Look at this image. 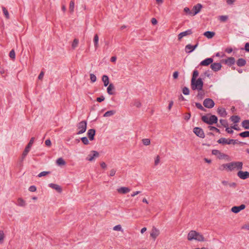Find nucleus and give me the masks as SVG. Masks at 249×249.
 I'll use <instances>...</instances> for the list:
<instances>
[{"label": "nucleus", "instance_id": "1", "mask_svg": "<svg viewBox=\"0 0 249 249\" xmlns=\"http://www.w3.org/2000/svg\"><path fill=\"white\" fill-rule=\"evenodd\" d=\"M243 163L241 161H232L221 164L219 167L220 171L231 172L233 171H239L243 168Z\"/></svg>", "mask_w": 249, "mask_h": 249}, {"label": "nucleus", "instance_id": "2", "mask_svg": "<svg viewBox=\"0 0 249 249\" xmlns=\"http://www.w3.org/2000/svg\"><path fill=\"white\" fill-rule=\"evenodd\" d=\"M187 239L188 241L196 240L198 242H203L206 241L203 235L196 231L192 230L187 234Z\"/></svg>", "mask_w": 249, "mask_h": 249}, {"label": "nucleus", "instance_id": "3", "mask_svg": "<svg viewBox=\"0 0 249 249\" xmlns=\"http://www.w3.org/2000/svg\"><path fill=\"white\" fill-rule=\"evenodd\" d=\"M203 82L201 78L197 79L191 80V87L192 89H197L200 90L202 89Z\"/></svg>", "mask_w": 249, "mask_h": 249}, {"label": "nucleus", "instance_id": "4", "mask_svg": "<svg viewBox=\"0 0 249 249\" xmlns=\"http://www.w3.org/2000/svg\"><path fill=\"white\" fill-rule=\"evenodd\" d=\"M202 120L208 124H212L217 123V118L215 115L203 116L202 117Z\"/></svg>", "mask_w": 249, "mask_h": 249}, {"label": "nucleus", "instance_id": "5", "mask_svg": "<svg viewBox=\"0 0 249 249\" xmlns=\"http://www.w3.org/2000/svg\"><path fill=\"white\" fill-rule=\"evenodd\" d=\"M87 122L83 121L79 123L77 125V134H81L84 133L87 129Z\"/></svg>", "mask_w": 249, "mask_h": 249}, {"label": "nucleus", "instance_id": "6", "mask_svg": "<svg viewBox=\"0 0 249 249\" xmlns=\"http://www.w3.org/2000/svg\"><path fill=\"white\" fill-rule=\"evenodd\" d=\"M212 154L216 156L219 159L223 160L225 159L226 160H229V156L227 155H226L223 153H221L220 151L217 150H212Z\"/></svg>", "mask_w": 249, "mask_h": 249}, {"label": "nucleus", "instance_id": "7", "mask_svg": "<svg viewBox=\"0 0 249 249\" xmlns=\"http://www.w3.org/2000/svg\"><path fill=\"white\" fill-rule=\"evenodd\" d=\"M99 154L96 151H91L87 156L86 160L89 161H94L97 158L99 157Z\"/></svg>", "mask_w": 249, "mask_h": 249}, {"label": "nucleus", "instance_id": "8", "mask_svg": "<svg viewBox=\"0 0 249 249\" xmlns=\"http://www.w3.org/2000/svg\"><path fill=\"white\" fill-rule=\"evenodd\" d=\"M35 141V138L32 137L30 140L28 145L25 147L23 153H22V158L24 159L26 156L28 154V152L30 151V149L32 146Z\"/></svg>", "mask_w": 249, "mask_h": 249}, {"label": "nucleus", "instance_id": "9", "mask_svg": "<svg viewBox=\"0 0 249 249\" xmlns=\"http://www.w3.org/2000/svg\"><path fill=\"white\" fill-rule=\"evenodd\" d=\"M160 234V230L156 227H153L150 231V237L152 239L155 240Z\"/></svg>", "mask_w": 249, "mask_h": 249}, {"label": "nucleus", "instance_id": "10", "mask_svg": "<svg viewBox=\"0 0 249 249\" xmlns=\"http://www.w3.org/2000/svg\"><path fill=\"white\" fill-rule=\"evenodd\" d=\"M217 142L219 143H222L223 144H235L236 143L235 140L230 139H226L224 138H222L218 140Z\"/></svg>", "mask_w": 249, "mask_h": 249}, {"label": "nucleus", "instance_id": "11", "mask_svg": "<svg viewBox=\"0 0 249 249\" xmlns=\"http://www.w3.org/2000/svg\"><path fill=\"white\" fill-rule=\"evenodd\" d=\"M237 177L241 179H246L249 178V172L248 171H243L241 170L238 171L237 173Z\"/></svg>", "mask_w": 249, "mask_h": 249}, {"label": "nucleus", "instance_id": "12", "mask_svg": "<svg viewBox=\"0 0 249 249\" xmlns=\"http://www.w3.org/2000/svg\"><path fill=\"white\" fill-rule=\"evenodd\" d=\"M203 105L208 108H211L214 106L213 101L210 98H207L203 102Z\"/></svg>", "mask_w": 249, "mask_h": 249}, {"label": "nucleus", "instance_id": "13", "mask_svg": "<svg viewBox=\"0 0 249 249\" xmlns=\"http://www.w3.org/2000/svg\"><path fill=\"white\" fill-rule=\"evenodd\" d=\"M202 8V5L201 4L198 3L196 5H195L192 10H191L192 12L191 13V16H194L198 13Z\"/></svg>", "mask_w": 249, "mask_h": 249}, {"label": "nucleus", "instance_id": "14", "mask_svg": "<svg viewBox=\"0 0 249 249\" xmlns=\"http://www.w3.org/2000/svg\"><path fill=\"white\" fill-rule=\"evenodd\" d=\"M246 206L244 204H242L239 206H233L231 209V211L235 213H237L241 211L244 210Z\"/></svg>", "mask_w": 249, "mask_h": 249}, {"label": "nucleus", "instance_id": "15", "mask_svg": "<svg viewBox=\"0 0 249 249\" xmlns=\"http://www.w3.org/2000/svg\"><path fill=\"white\" fill-rule=\"evenodd\" d=\"M117 192L121 195L126 194L130 191V189L127 187H121L117 189Z\"/></svg>", "mask_w": 249, "mask_h": 249}, {"label": "nucleus", "instance_id": "16", "mask_svg": "<svg viewBox=\"0 0 249 249\" xmlns=\"http://www.w3.org/2000/svg\"><path fill=\"white\" fill-rule=\"evenodd\" d=\"M193 131L197 136L200 138H203L205 137L203 130L199 127L194 128Z\"/></svg>", "mask_w": 249, "mask_h": 249}, {"label": "nucleus", "instance_id": "17", "mask_svg": "<svg viewBox=\"0 0 249 249\" xmlns=\"http://www.w3.org/2000/svg\"><path fill=\"white\" fill-rule=\"evenodd\" d=\"M192 34V32L191 30H188L187 31L183 32L179 34L178 36V40L179 41L181 40V39L188 35H190Z\"/></svg>", "mask_w": 249, "mask_h": 249}, {"label": "nucleus", "instance_id": "18", "mask_svg": "<svg viewBox=\"0 0 249 249\" xmlns=\"http://www.w3.org/2000/svg\"><path fill=\"white\" fill-rule=\"evenodd\" d=\"M222 66L219 63H214L211 64V68L214 71H217L221 69Z\"/></svg>", "mask_w": 249, "mask_h": 249}, {"label": "nucleus", "instance_id": "19", "mask_svg": "<svg viewBox=\"0 0 249 249\" xmlns=\"http://www.w3.org/2000/svg\"><path fill=\"white\" fill-rule=\"evenodd\" d=\"M222 62L225 63V64H227L229 66H231L232 64H234L235 60L233 57H229L227 59L222 60Z\"/></svg>", "mask_w": 249, "mask_h": 249}, {"label": "nucleus", "instance_id": "20", "mask_svg": "<svg viewBox=\"0 0 249 249\" xmlns=\"http://www.w3.org/2000/svg\"><path fill=\"white\" fill-rule=\"evenodd\" d=\"M49 186L51 188L56 190L58 193H61L62 189L60 186L54 184V183H50L49 184Z\"/></svg>", "mask_w": 249, "mask_h": 249}, {"label": "nucleus", "instance_id": "21", "mask_svg": "<svg viewBox=\"0 0 249 249\" xmlns=\"http://www.w3.org/2000/svg\"><path fill=\"white\" fill-rule=\"evenodd\" d=\"M95 134V130L93 129H90L88 130V136L90 141H92L94 139V136Z\"/></svg>", "mask_w": 249, "mask_h": 249}, {"label": "nucleus", "instance_id": "22", "mask_svg": "<svg viewBox=\"0 0 249 249\" xmlns=\"http://www.w3.org/2000/svg\"><path fill=\"white\" fill-rule=\"evenodd\" d=\"M197 45L198 44H196L195 46H192L190 44H188V45H186L185 47L186 52L188 53L192 52L197 47Z\"/></svg>", "mask_w": 249, "mask_h": 249}, {"label": "nucleus", "instance_id": "23", "mask_svg": "<svg viewBox=\"0 0 249 249\" xmlns=\"http://www.w3.org/2000/svg\"><path fill=\"white\" fill-rule=\"evenodd\" d=\"M213 62V59L212 58H208L201 61L200 63V65L202 66H208L210 64L212 63Z\"/></svg>", "mask_w": 249, "mask_h": 249}, {"label": "nucleus", "instance_id": "24", "mask_svg": "<svg viewBox=\"0 0 249 249\" xmlns=\"http://www.w3.org/2000/svg\"><path fill=\"white\" fill-rule=\"evenodd\" d=\"M218 113L222 117H225L227 115L226 109L223 107H218L217 109Z\"/></svg>", "mask_w": 249, "mask_h": 249}, {"label": "nucleus", "instance_id": "25", "mask_svg": "<svg viewBox=\"0 0 249 249\" xmlns=\"http://www.w3.org/2000/svg\"><path fill=\"white\" fill-rule=\"evenodd\" d=\"M114 86L112 84H110L107 88V92L109 95L114 94Z\"/></svg>", "mask_w": 249, "mask_h": 249}, {"label": "nucleus", "instance_id": "26", "mask_svg": "<svg viewBox=\"0 0 249 249\" xmlns=\"http://www.w3.org/2000/svg\"><path fill=\"white\" fill-rule=\"evenodd\" d=\"M215 35L213 32L207 31L204 33V36L209 39L213 38Z\"/></svg>", "mask_w": 249, "mask_h": 249}, {"label": "nucleus", "instance_id": "27", "mask_svg": "<svg viewBox=\"0 0 249 249\" xmlns=\"http://www.w3.org/2000/svg\"><path fill=\"white\" fill-rule=\"evenodd\" d=\"M17 204L21 207H25L26 206V202L22 198H18L17 200Z\"/></svg>", "mask_w": 249, "mask_h": 249}, {"label": "nucleus", "instance_id": "28", "mask_svg": "<svg viewBox=\"0 0 249 249\" xmlns=\"http://www.w3.org/2000/svg\"><path fill=\"white\" fill-rule=\"evenodd\" d=\"M102 81L104 83V85L107 87L109 84V79L107 75H104L102 76Z\"/></svg>", "mask_w": 249, "mask_h": 249}, {"label": "nucleus", "instance_id": "29", "mask_svg": "<svg viewBox=\"0 0 249 249\" xmlns=\"http://www.w3.org/2000/svg\"><path fill=\"white\" fill-rule=\"evenodd\" d=\"M56 164L59 166H63L66 164V162L62 158H59L56 160Z\"/></svg>", "mask_w": 249, "mask_h": 249}, {"label": "nucleus", "instance_id": "30", "mask_svg": "<svg viewBox=\"0 0 249 249\" xmlns=\"http://www.w3.org/2000/svg\"><path fill=\"white\" fill-rule=\"evenodd\" d=\"M74 0H71L70 2L69 5V11L71 13H72L74 12Z\"/></svg>", "mask_w": 249, "mask_h": 249}, {"label": "nucleus", "instance_id": "31", "mask_svg": "<svg viewBox=\"0 0 249 249\" xmlns=\"http://www.w3.org/2000/svg\"><path fill=\"white\" fill-rule=\"evenodd\" d=\"M98 41H99V37L97 34H96L93 38V42L94 44V47L96 49L98 47Z\"/></svg>", "mask_w": 249, "mask_h": 249}, {"label": "nucleus", "instance_id": "32", "mask_svg": "<svg viewBox=\"0 0 249 249\" xmlns=\"http://www.w3.org/2000/svg\"><path fill=\"white\" fill-rule=\"evenodd\" d=\"M115 110H109L107 111L104 114V117H107L113 115L115 113Z\"/></svg>", "mask_w": 249, "mask_h": 249}, {"label": "nucleus", "instance_id": "33", "mask_svg": "<svg viewBox=\"0 0 249 249\" xmlns=\"http://www.w3.org/2000/svg\"><path fill=\"white\" fill-rule=\"evenodd\" d=\"M231 120L234 123H236L239 122L240 118L238 116H232L231 117Z\"/></svg>", "mask_w": 249, "mask_h": 249}, {"label": "nucleus", "instance_id": "34", "mask_svg": "<svg viewBox=\"0 0 249 249\" xmlns=\"http://www.w3.org/2000/svg\"><path fill=\"white\" fill-rule=\"evenodd\" d=\"M246 64V61L244 59L241 58L238 60L237 64L239 66H243Z\"/></svg>", "mask_w": 249, "mask_h": 249}, {"label": "nucleus", "instance_id": "35", "mask_svg": "<svg viewBox=\"0 0 249 249\" xmlns=\"http://www.w3.org/2000/svg\"><path fill=\"white\" fill-rule=\"evenodd\" d=\"M242 126L245 129H249V120H245L242 122Z\"/></svg>", "mask_w": 249, "mask_h": 249}, {"label": "nucleus", "instance_id": "36", "mask_svg": "<svg viewBox=\"0 0 249 249\" xmlns=\"http://www.w3.org/2000/svg\"><path fill=\"white\" fill-rule=\"evenodd\" d=\"M160 162V157L159 155H157L154 158V165L157 166Z\"/></svg>", "mask_w": 249, "mask_h": 249}, {"label": "nucleus", "instance_id": "37", "mask_svg": "<svg viewBox=\"0 0 249 249\" xmlns=\"http://www.w3.org/2000/svg\"><path fill=\"white\" fill-rule=\"evenodd\" d=\"M79 40L78 39L75 38L72 43L71 47L74 49L78 46Z\"/></svg>", "mask_w": 249, "mask_h": 249}, {"label": "nucleus", "instance_id": "38", "mask_svg": "<svg viewBox=\"0 0 249 249\" xmlns=\"http://www.w3.org/2000/svg\"><path fill=\"white\" fill-rule=\"evenodd\" d=\"M113 230L115 231H123L122 226L121 225H118L114 226L113 228Z\"/></svg>", "mask_w": 249, "mask_h": 249}, {"label": "nucleus", "instance_id": "39", "mask_svg": "<svg viewBox=\"0 0 249 249\" xmlns=\"http://www.w3.org/2000/svg\"><path fill=\"white\" fill-rule=\"evenodd\" d=\"M199 72L197 70H195L193 72L192 78L191 80H195L198 77Z\"/></svg>", "mask_w": 249, "mask_h": 249}, {"label": "nucleus", "instance_id": "40", "mask_svg": "<svg viewBox=\"0 0 249 249\" xmlns=\"http://www.w3.org/2000/svg\"><path fill=\"white\" fill-rule=\"evenodd\" d=\"M142 142L144 145H149L150 144V140L149 139H143Z\"/></svg>", "mask_w": 249, "mask_h": 249}, {"label": "nucleus", "instance_id": "41", "mask_svg": "<svg viewBox=\"0 0 249 249\" xmlns=\"http://www.w3.org/2000/svg\"><path fill=\"white\" fill-rule=\"evenodd\" d=\"M228 18L227 16H220L219 17V19L222 22L226 21Z\"/></svg>", "mask_w": 249, "mask_h": 249}, {"label": "nucleus", "instance_id": "42", "mask_svg": "<svg viewBox=\"0 0 249 249\" xmlns=\"http://www.w3.org/2000/svg\"><path fill=\"white\" fill-rule=\"evenodd\" d=\"M239 135L242 137H249V131H245L239 134Z\"/></svg>", "mask_w": 249, "mask_h": 249}, {"label": "nucleus", "instance_id": "43", "mask_svg": "<svg viewBox=\"0 0 249 249\" xmlns=\"http://www.w3.org/2000/svg\"><path fill=\"white\" fill-rule=\"evenodd\" d=\"M182 92L184 95H188L190 93V90L188 88L184 87L182 89Z\"/></svg>", "mask_w": 249, "mask_h": 249}, {"label": "nucleus", "instance_id": "44", "mask_svg": "<svg viewBox=\"0 0 249 249\" xmlns=\"http://www.w3.org/2000/svg\"><path fill=\"white\" fill-rule=\"evenodd\" d=\"M4 233L2 231H0V243H2L4 238Z\"/></svg>", "mask_w": 249, "mask_h": 249}, {"label": "nucleus", "instance_id": "45", "mask_svg": "<svg viewBox=\"0 0 249 249\" xmlns=\"http://www.w3.org/2000/svg\"><path fill=\"white\" fill-rule=\"evenodd\" d=\"M241 229L242 230L249 231V223H246V224H244L242 226Z\"/></svg>", "mask_w": 249, "mask_h": 249}, {"label": "nucleus", "instance_id": "46", "mask_svg": "<svg viewBox=\"0 0 249 249\" xmlns=\"http://www.w3.org/2000/svg\"><path fill=\"white\" fill-rule=\"evenodd\" d=\"M81 141L84 144H88L89 141L87 137H83L81 138Z\"/></svg>", "mask_w": 249, "mask_h": 249}, {"label": "nucleus", "instance_id": "47", "mask_svg": "<svg viewBox=\"0 0 249 249\" xmlns=\"http://www.w3.org/2000/svg\"><path fill=\"white\" fill-rule=\"evenodd\" d=\"M2 10H3V13L4 14L5 17L7 18H8L9 17V15L8 11L6 10V9L5 7L2 8Z\"/></svg>", "mask_w": 249, "mask_h": 249}, {"label": "nucleus", "instance_id": "48", "mask_svg": "<svg viewBox=\"0 0 249 249\" xmlns=\"http://www.w3.org/2000/svg\"><path fill=\"white\" fill-rule=\"evenodd\" d=\"M90 79L92 82H95L96 81V77L94 74H90Z\"/></svg>", "mask_w": 249, "mask_h": 249}, {"label": "nucleus", "instance_id": "49", "mask_svg": "<svg viewBox=\"0 0 249 249\" xmlns=\"http://www.w3.org/2000/svg\"><path fill=\"white\" fill-rule=\"evenodd\" d=\"M9 56H10V58H11L12 59H15V51L13 50H11L10 52Z\"/></svg>", "mask_w": 249, "mask_h": 249}, {"label": "nucleus", "instance_id": "50", "mask_svg": "<svg viewBox=\"0 0 249 249\" xmlns=\"http://www.w3.org/2000/svg\"><path fill=\"white\" fill-rule=\"evenodd\" d=\"M220 123L221 124L223 125L225 127H227L228 126V123L225 120H220Z\"/></svg>", "mask_w": 249, "mask_h": 249}, {"label": "nucleus", "instance_id": "51", "mask_svg": "<svg viewBox=\"0 0 249 249\" xmlns=\"http://www.w3.org/2000/svg\"><path fill=\"white\" fill-rule=\"evenodd\" d=\"M49 174V172L43 171V172H42L40 173H39L38 174V176L39 177H42L43 176H45Z\"/></svg>", "mask_w": 249, "mask_h": 249}, {"label": "nucleus", "instance_id": "52", "mask_svg": "<svg viewBox=\"0 0 249 249\" xmlns=\"http://www.w3.org/2000/svg\"><path fill=\"white\" fill-rule=\"evenodd\" d=\"M184 12H185L186 14H188L190 16H191V13L192 12V11L190 10V9L188 7H185L184 8Z\"/></svg>", "mask_w": 249, "mask_h": 249}, {"label": "nucleus", "instance_id": "53", "mask_svg": "<svg viewBox=\"0 0 249 249\" xmlns=\"http://www.w3.org/2000/svg\"><path fill=\"white\" fill-rule=\"evenodd\" d=\"M191 117V114L189 113H187L184 115V119L186 121H188Z\"/></svg>", "mask_w": 249, "mask_h": 249}, {"label": "nucleus", "instance_id": "54", "mask_svg": "<svg viewBox=\"0 0 249 249\" xmlns=\"http://www.w3.org/2000/svg\"><path fill=\"white\" fill-rule=\"evenodd\" d=\"M209 129L212 131H215L219 133V130L214 126H209Z\"/></svg>", "mask_w": 249, "mask_h": 249}, {"label": "nucleus", "instance_id": "55", "mask_svg": "<svg viewBox=\"0 0 249 249\" xmlns=\"http://www.w3.org/2000/svg\"><path fill=\"white\" fill-rule=\"evenodd\" d=\"M115 173L116 170L114 169H112L109 171V176L110 177H113L115 175Z\"/></svg>", "mask_w": 249, "mask_h": 249}, {"label": "nucleus", "instance_id": "56", "mask_svg": "<svg viewBox=\"0 0 249 249\" xmlns=\"http://www.w3.org/2000/svg\"><path fill=\"white\" fill-rule=\"evenodd\" d=\"M36 188L35 186H31L29 188V190L30 192H35L36 191Z\"/></svg>", "mask_w": 249, "mask_h": 249}, {"label": "nucleus", "instance_id": "57", "mask_svg": "<svg viewBox=\"0 0 249 249\" xmlns=\"http://www.w3.org/2000/svg\"><path fill=\"white\" fill-rule=\"evenodd\" d=\"M236 0H226V2L228 5H232Z\"/></svg>", "mask_w": 249, "mask_h": 249}, {"label": "nucleus", "instance_id": "58", "mask_svg": "<svg viewBox=\"0 0 249 249\" xmlns=\"http://www.w3.org/2000/svg\"><path fill=\"white\" fill-rule=\"evenodd\" d=\"M104 100H105V97L103 96H102L100 97H98L97 98V101H98V102H101L103 101Z\"/></svg>", "mask_w": 249, "mask_h": 249}, {"label": "nucleus", "instance_id": "59", "mask_svg": "<svg viewBox=\"0 0 249 249\" xmlns=\"http://www.w3.org/2000/svg\"><path fill=\"white\" fill-rule=\"evenodd\" d=\"M196 107L198 108H199V109H200L203 110V109H204V108H203V107H202V106L200 104H199V103H196Z\"/></svg>", "mask_w": 249, "mask_h": 249}, {"label": "nucleus", "instance_id": "60", "mask_svg": "<svg viewBox=\"0 0 249 249\" xmlns=\"http://www.w3.org/2000/svg\"><path fill=\"white\" fill-rule=\"evenodd\" d=\"M44 75V72L43 71H41L39 75H38V78L39 80H42L43 79V78Z\"/></svg>", "mask_w": 249, "mask_h": 249}, {"label": "nucleus", "instance_id": "61", "mask_svg": "<svg viewBox=\"0 0 249 249\" xmlns=\"http://www.w3.org/2000/svg\"><path fill=\"white\" fill-rule=\"evenodd\" d=\"M45 144L48 146H50L51 145V142L50 140L48 139L45 141Z\"/></svg>", "mask_w": 249, "mask_h": 249}, {"label": "nucleus", "instance_id": "62", "mask_svg": "<svg viewBox=\"0 0 249 249\" xmlns=\"http://www.w3.org/2000/svg\"><path fill=\"white\" fill-rule=\"evenodd\" d=\"M178 76V71H175L173 73V76L174 79H177Z\"/></svg>", "mask_w": 249, "mask_h": 249}, {"label": "nucleus", "instance_id": "63", "mask_svg": "<svg viewBox=\"0 0 249 249\" xmlns=\"http://www.w3.org/2000/svg\"><path fill=\"white\" fill-rule=\"evenodd\" d=\"M151 23L153 24V25H156L158 23V21L157 20V19L155 18H152L151 19Z\"/></svg>", "mask_w": 249, "mask_h": 249}, {"label": "nucleus", "instance_id": "64", "mask_svg": "<svg viewBox=\"0 0 249 249\" xmlns=\"http://www.w3.org/2000/svg\"><path fill=\"white\" fill-rule=\"evenodd\" d=\"M245 49L247 52H249V43H247L245 46Z\"/></svg>", "mask_w": 249, "mask_h": 249}]
</instances>
